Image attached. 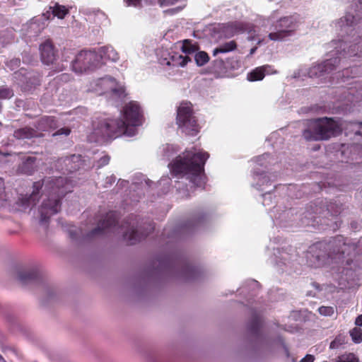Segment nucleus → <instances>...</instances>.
<instances>
[{"mask_svg": "<svg viewBox=\"0 0 362 362\" xmlns=\"http://www.w3.org/2000/svg\"><path fill=\"white\" fill-rule=\"evenodd\" d=\"M69 190L67 180L62 176L49 177L35 182L30 194L19 199V204L25 209L36 205L42 199L37 211L41 224L47 223L51 216L61 211L62 199Z\"/></svg>", "mask_w": 362, "mask_h": 362, "instance_id": "1", "label": "nucleus"}, {"mask_svg": "<svg viewBox=\"0 0 362 362\" xmlns=\"http://www.w3.org/2000/svg\"><path fill=\"white\" fill-rule=\"evenodd\" d=\"M209 156L208 153L185 151L182 155L177 156L173 163H170L168 167L175 176H186L194 187H203L205 184L204 165Z\"/></svg>", "mask_w": 362, "mask_h": 362, "instance_id": "2", "label": "nucleus"}, {"mask_svg": "<svg viewBox=\"0 0 362 362\" xmlns=\"http://www.w3.org/2000/svg\"><path fill=\"white\" fill-rule=\"evenodd\" d=\"M356 250L355 244L341 235L334 237L326 243H320L313 247L306 255L308 264L310 267H320L328 259L341 260L349 256Z\"/></svg>", "mask_w": 362, "mask_h": 362, "instance_id": "3", "label": "nucleus"}, {"mask_svg": "<svg viewBox=\"0 0 362 362\" xmlns=\"http://www.w3.org/2000/svg\"><path fill=\"white\" fill-rule=\"evenodd\" d=\"M332 47H334L335 50L332 54V57L327 59L322 63L312 66L308 71L310 77H322L329 74L337 69L341 62V57H334L336 54H340L344 57H362V37L357 39L356 42L348 45L344 40L339 42L333 40L331 42Z\"/></svg>", "mask_w": 362, "mask_h": 362, "instance_id": "4", "label": "nucleus"}, {"mask_svg": "<svg viewBox=\"0 0 362 362\" xmlns=\"http://www.w3.org/2000/svg\"><path fill=\"white\" fill-rule=\"evenodd\" d=\"M153 267L158 272L174 274L184 281L197 279L199 271L187 262L178 258L175 255L160 256L153 262Z\"/></svg>", "mask_w": 362, "mask_h": 362, "instance_id": "5", "label": "nucleus"}, {"mask_svg": "<svg viewBox=\"0 0 362 362\" xmlns=\"http://www.w3.org/2000/svg\"><path fill=\"white\" fill-rule=\"evenodd\" d=\"M126 131L123 119H103L93 123V129L89 135V140L91 142L103 144L108 140L125 135Z\"/></svg>", "mask_w": 362, "mask_h": 362, "instance_id": "6", "label": "nucleus"}, {"mask_svg": "<svg viewBox=\"0 0 362 362\" xmlns=\"http://www.w3.org/2000/svg\"><path fill=\"white\" fill-rule=\"evenodd\" d=\"M339 129L332 118H318L308 122V128L303 132V136L308 141L327 140L336 136Z\"/></svg>", "mask_w": 362, "mask_h": 362, "instance_id": "7", "label": "nucleus"}, {"mask_svg": "<svg viewBox=\"0 0 362 362\" xmlns=\"http://www.w3.org/2000/svg\"><path fill=\"white\" fill-rule=\"evenodd\" d=\"M298 16L293 15L280 18L273 25L274 30L268 35L272 41H284L293 36L298 27Z\"/></svg>", "mask_w": 362, "mask_h": 362, "instance_id": "8", "label": "nucleus"}, {"mask_svg": "<svg viewBox=\"0 0 362 362\" xmlns=\"http://www.w3.org/2000/svg\"><path fill=\"white\" fill-rule=\"evenodd\" d=\"M133 217V216L129 217L122 226L123 228H126L123 235L124 240L129 245L136 244L154 230V226L151 222H148L147 226L144 227L139 225L137 221L135 222Z\"/></svg>", "mask_w": 362, "mask_h": 362, "instance_id": "9", "label": "nucleus"}, {"mask_svg": "<svg viewBox=\"0 0 362 362\" xmlns=\"http://www.w3.org/2000/svg\"><path fill=\"white\" fill-rule=\"evenodd\" d=\"M177 123L182 132L188 135H196L199 126L192 114L191 104L181 103L177 109Z\"/></svg>", "mask_w": 362, "mask_h": 362, "instance_id": "10", "label": "nucleus"}, {"mask_svg": "<svg viewBox=\"0 0 362 362\" xmlns=\"http://www.w3.org/2000/svg\"><path fill=\"white\" fill-rule=\"evenodd\" d=\"M124 115L126 121H124V128L127 129L125 136H132L136 134V127L141 124L142 111L139 105L132 101L125 105Z\"/></svg>", "mask_w": 362, "mask_h": 362, "instance_id": "11", "label": "nucleus"}, {"mask_svg": "<svg viewBox=\"0 0 362 362\" xmlns=\"http://www.w3.org/2000/svg\"><path fill=\"white\" fill-rule=\"evenodd\" d=\"M100 66L98 54L92 50L80 52L71 62L72 70L77 74H82L93 70Z\"/></svg>", "mask_w": 362, "mask_h": 362, "instance_id": "12", "label": "nucleus"}, {"mask_svg": "<svg viewBox=\"0 0 362 362\" xmlns=\"http://www.w3.org/2000/svg\"><path fill=\"white\" fill-rule=\"evenodd\" d=\"M91 86L98 94L112 92L113 94L121 97L124 89L122 86H119L115 79L110 76L99 78L91 83Z\"/></svg>", "mask_w": 362, "mask_h": 362, "instance_id": "13", "label": "nucleus"}, {"mask_svg": "<svg viewBox=\"0 0 362 362\" xmlns=\"http://www.w3.org/2000/svg\"><path fill=\"white\" fill-rule=\"evenodd\" d=\"M356 8V16L346 13L337 23V25L340 28L342 33L350 34L355 29V27L358 24V21L360 18L362 19V0H358Z\"/></svg>", "mask_w": 362, "mask_h": 362, "instance_id": "14", "label": "nucleus"}, {"mask_svg": "<svg viewBox=\"0 0 362 362\" xmlns=\"http://www.w3.org/2000/svg\"><path fill=\"white\" fill-rule=\"evenodd\" d=\"M274 256L276 265L281 268L283 266H288L296 260L297 252L293 247L287 246L274 249Z\"/></svg>", "mask_w": 362, "mask_h": 362, "instance_id": "15", "label": "nucleus"}, {"mask_svg": "<svg viewBox=\"0 0 362 362\" xmlns=\"http://www.w3.org/2000/svg\"><path fill=\"white\" fill-rule=\"evenodd\" d=\"M224 32L226 37H231L235 34L247 33L250 35L248 40H255L254 25L250 23L233 22L224 28Z\"/></svg>", "mask_w": 362, "mask_h": 362, "instance_id": "16", "label": "nucleus"}, {"mask_svg": "<svg viewBox=\"0 0 362 362\" xmlns=\"http://www.w3.org/2000/svg\"><path fill=\"white\" fill-rule=\"evenodd\" d=\"M81 166V156L73 154L70 156L61 158L55 163V168L58 171L72 173L78 170Z\"/></svg>", "mask_w": 362, "mask_h": 362, "instance_id": "17", "label": "nucleus"}, {"mask_svg": "<svg viewBox=\"0 0 362 362\" xmlns=\"http://www.w3.org/2000/svg\"><path fill=\"white\" fill-rule=\"evenodd\" d=\"M322 201H317L310 203L302 214L301 222L303 225L310 226L316 221L317 215L322 214L324 211V206H320Z\"/></svg>", "mask_w": 362, "mask_h": 362, "instance_id": "18", "label": "nucleus"}, {"mask_svg": "<svg viewBox=\"0 0 362 362\" xmlns=\"http://www.w3.org/2000/svg\"><path fill=\"white\" fill-rule=\"evenodd\" d=\"M40 52L42 62L45 64H53L57 59V52L49 41H46L40 46Z\"/></svg>", "mask_w": 362, "mask_h": 362, "instance_id": "19", "label": "nucleus"}, {"mask_svg": "<svg viewBox=\"0 0 362 362\" xmlns=\"http://www.w3.org/2000/svg\"><path fill=\"white\" fill-rule=\"evenodd\" d=\"M117 224V216L115 212L107 213L105 217L100 221L98 226L93 229L89 236H94L100 233L115 227Z\"/></svg>", "mask_w": 362, "mask_h": 362, "instance_id": "20", "label": "nucleus"}, {"mask_svg": "<svg viewBox=\"0 0 362 362\" xmlns=\"http://www.w3.org/2000/svg\"><path fill=\"white\" fill-rule=\"evenodd\" d=\"M21 81L22 89L30 92L40 85L41 76L37 72L28 71L23 74Z\"/></svg>", "mask_w": 362, "mask_h": 362, "instance_id": "21", "label": "nucleus"}, {"mask_svg": "<svg viewBox=\"0 0 362 362\" xmlns=\"http://www.w3.org/2000/svg\"><path fill=\"white\" fill-rule=\"evenodd\" d=\"M40 274L38 270L33 269L20 271L18 273V279L23 284L37 283L40 280Z\"/></svg>", "mask_w": 362, "mask_h": 362, "instance_id": "22", "label": "nucleus"}, {"mask_svg": "<svg viewBox=\"0 0 362 362\" xmlns=\"http://www.w3.org/2000/svg\"><path fill=\"white\" fill-rule=\"evenodd\" d=\"M346 135L352 139H362V122H350L346 127Z\"/></svg>", "mask_w": 362, "mask_h": 362, "instance_id": "23", "label": "nucleus"}, {"mask_svg": "<svg viewBox=\"0 0 362 362\" xmlns=\"http://www.w3.org/2000/svg\"><path fill=\"white\" fill-rule=\"evenodd\" d=\"M167 60L166 64L173 66H185L189 62L192 61L189 56L182 55L177 52H172L169 54V58Z\"/></svg>", "mask_w": 362, "mask_h": 362, "instance_id": "24", "label": "nucleus"}, {"mask_svg": "<svg viewBox=\"0 0 362 362\" xmlns=\"http://www.w3.org/2000/svg\"><path fill=\"white\" fill-rule=\"evenodd\" d=\"M39 131H48L57 128V120L52 116H44L39 119L35 125Z\"/></svg>", "mask_w": 362, "mask_h": 362, "instance_id": "25", "label": "nucleus"}, {"mask_svg": "<svg viewBox=\"0 0 362 362\" xmlns=\"http://www.w3.org/2000/svg\"><path fill=\"white\" fill-rule=\"evenodd\" d=\"M99 59H106L113 62L119 59L118 53L112 46H104L99 49Z\"/></svg>", "mask_w": 362, "mask_h": 362, "instance_id": "26", "label": "nucleus"}, {"mask_svg": "<svg viewBox=\"0 0 362 362\" xmlns=\"http://www.w3.org/2000/svg\"><path fill=\"white\" fill-rule=\"evenodd\" d=\"M270 68L269 65L257 67L247 74V78L250 81H261L264 78L265 73L269 72Z\"/></svg>", "mask_w": 362, "mask_h": 362, "instance_id": "27", "label": "nucleus"}, {"mask_svg": "<svg viewBox=\"0 0 362 362\" xmlns=\"http://www.w3.org/2000/svg\"><path fill=\"white\" fill-rule=\"evenodd\" d=\"M35 162L36 158L28 157L20 166V170L24 174L32 175L36 170Z\"/></svg>", "mask_w": 362, "mask_h": 362, "instance_id": "28", "label": "nucleus"}, {"mask_svg": "<svg viewBox=\"0 0 362 362\" xmlns=\"http://www.w3.org/2000/svg\"><path fill=\"white\" fill-rule=\"evenodd\" d=\"M13 136L18 139H31L37 136V134L35 130L30 127L21 128L16 130Z\"/></svg>", "mask_w": 362, "mask_h": 362, "instance_id": "29", "label": "nucleus"}, {"mask_svg": "<svg viewBox=\"0 0 362 362\" xmlns=\"http://www.w3.org/2000/svg\"><path fill=\"white\" fill-rule=\"evenodd\" d=\"M177 151V150L176 149V148L174 146L170 145V144H165V145H163L160 148L159 153L163 160H170L171 158H173L176 154Z\"/></svg>", "mask_w": 362, "mask_h": 362, "instance_id": "30", "label": "nucleus"}, {"mask_svg": "<svg viewBox=\"0 0 362 362\" xmlns=\"http://www.w3.org/2000/svg\"><path fill=\"white\" fill-rule=\"evenodd\" d=\"M254 179L257 181V185L259 187V190L264 191V189L260 187L264 185H268L269 184V185H271V178L266 173L255 172Z\"/></svg>", "mask_w": 362, "mask_h": 362, "instance_id": "31", "label": "nucleus"}, {"mask_svg": "<svg viewBox=\"0 0 362 362\" xmlns=\"http://www.w3.org/2000/svg\"><path fill=\"white\" fill-rule=\"evenodd\" d=\"M261 326V319L257 315H254L248 325V329L253 335H258Z\"/></svg>", "mask_w": 362, "mask_h": 362, "instance_id": "32", "label": "nucleus"}, {"mask_svg": "<svg viewBox=\"0 0 362 362\" xmlns=\"http://www.w3.org/2000/svg\"><path fill=\"white\" fill-rule=\"evenodd\" d=\"M181 50L185 55L189 56L191 54L195 53L198 50V46L192 43L190 40H185L182 41Z\"/></svg>", "mask_w": 362, "mask_h": 362, "instance_id": "33", "label": "nucleus"}, {"mask_svg": "<svg viewBox=\"0 0 362 362\" xmlns=\"http://www.w3.org/2000/svg\"><path fill=\"white\" fill-rule=\"evenodd\" d=\"M49 10L52 11L54 16H57L60 19L64 18V16L68 13V9L66 8L65 6H61L57 3H55L54 6H49Z\"/></svg>", "mask_w": 362, "mask_h": 362, "instance_id": "34", "label": "nucleus"}, {"mask_svg": "<svg viewBox=\"0 0 362 362\" xmlns=\"http://www.w3.org/2000/svg\"><path fill=\"white\" fill-rule=\"evenodd\" d=\"M194 58L198 66H202L209 61L208 54L204 51L196 52Z\"/></svg>", "mask_w": 362, "mask_h": 362, "instance_id": "35", "label": "nucleus"}, {"mask_svg": "<svg viewBox=\"0 0 362 362\" xmlns=\"http://www.w3.org/2000/svg\"><path fill=\"white\" fill-rule=\"evenodd\" d=\"M335 362H358V358L354 354L349 353L338 356Z\"/></svg>", "mask_w": 362, "mask_h": 362, "instance_id": "36", "label": "nucleus"}, {"mask_svg": "<svg viewBox=\"0 0 362 362\" xmlns=\"http://www.w3.org/2000/svg\"><path fill=\"white\" fill-rule=\"evenodd\" d=\"M350 335L353 341L356 344L362 341V329L360 328L355 327L350 331Z\"/></svg>", "mask_w": 362, "mask_h": 362, "instance_id": "37", "label": "nucleus"}, {"mask_svg": "<svg viewBox=\"0 0 362 362\" xmlns=\"http://www.w3.org/2000/svg\"><path fill=\"white\" fill-rule=\"evenodd\" d=\"M93 20L95 23L97 24H103L104 23H106L107 21V16L103 12L100 11H97L94 13Z\"/></svg>", "mask_w": 362, "mask_h": 362, "instance_id": "38", "label": "nucleus"}, {"mask_svg": "<svg viewBox=\"0 0 362 362\" xmlns=\"http://www.w3.org/2000/svg\"><path fill=\"white\" fill-rule=\"evenodd\" d=\"M318 312L321 315L332 316L334 314V310L331 306H321L318 308Z\"/></svg>", "mask_w": 362, "mask_h": 362, "instance_id": "39", "label": "nucleus"}, {"mask_svg": "<svg viewBox=\"0 0 362 362\" xmlns=\"http://www.w3.org/2000/svg\"><path fill=\"white\" fill-rule=\"evenodd\" d=\"M13 96V92L11 89L6 87H0V99L10 98Z\"/></svg>", "mask_w": 362, "mask_h": 362, "instance_id": "40", "label": "nucleus"}, {"mask_svg": "<svg viewBox=\"0 0 362 362\" xmlns=\"http://www.w3.org/2000/svg\"><path fill=\"white\" fill-rule=\"evenodd\" d=\"M205 216H206L205 215H201V216H197L194 218V220H193L189 223L188 227L193 228V227L198 226L200 224L203 223L205 219Z\"/></svg>", "mask_w": 362, "mask_h": 362, "instance_id": "41", "label": "nucleus"}, {"mask_svg": "<svg viewBox=\"0 0 362 362\" xmlns=\"http://www.w3.org/2000/svg\"><path fill=\"white\" fill-rule=\"evenodd\" d=\"M272 189L265 191V192L262 194V197H263L262 204L264 206H269L272 203V196L271 194Z\"/></svg>", "mask_w": 362, "mask_h": 362, "instance_id": "42", "label": "nucleus"}, {"mask_svg": "<svg viewBox=\"0 0 362 362\" xmlns=\"http://www.w3.org/2000/svg\"><path fill=\"white\" fill-rule=\"evenodd\" d=\"M223 49H226L229 52L233 51L237 48V44L234 40H231L220 45Z\"/></svg>", "mask_w": 362, "mask_h": 362, "instance_id": "43", "label": "nucleus"}, {"mask_svg": "<svg viewBox=\"0 0 362 362\" xmlns=\"http://www.w3.org/2000/svg\"><path fill=\"white\" fill-rule=\"evenodd\" d=\"M70 133H71V129L69 127H62V128L59 129V130H57V132H55L52 134V136H61V135L67 136L70 134Z\"/></svg>", "mask_w": 362, "mask_h": 362, "instance_id": "44", "label": "nucleus"}, {"mask_svg": "<svg viewBox=\"0 0 362 362\" xmlns=\"http://www.w3.org/2000/svg\"><path fill=\"white\" fill-rule=\"evenodd\" d=\"M141 0H124L125 4L127 6H137L140 4ZM149 4H154L156 0H146Z\"/></svg>", "mask_w": 362, "mask_h": 362, "instance_id": "45", "label": "nucleus"}, {"mask_svg": "<svg viewBox=\"0 0 362 362\" xmlns=\"http://www.w3.org/2000/svg\"><path fill=\"white\" fill-rule=\"evenodd\" d=\"M54 296H55V292L53 288H46L45 291V298L46 299L45 300L44 303H46L47 300L52 298Z\"/></svg>", "mask_w": 362, "mask_h": 362, "instance_id": "46", "label": "nucleus"}, {"mask_svg": "<svg viewBox=\"0 0 362 362\" xmlns=\"http://www.w3.org/2000/svg\"><path fill=\"white\" fill-rule=\"evenodd\" d=\"M110 159V158L109 156H104L101 157L98 161V166L99 168H101L104 165H107L109 163Z\"/></svg>", "mask_w": 362, "mask_h": 362, "instance_id": "47", "label": "nucleus"}, {"mask_svg": "<svg viewBox=\"0 0 362 362\" xmlns=\"http://www.w3.org/2000/svg\"><path fill=\"white\" fill-rule=\"evenodd\" d=\"M116 177L115 175H110L109 177H107L105 180L104 187H109L112 186V185L115 182Z\"/></svg>", "mask_w": 362, "mask_h": 362, "instance_id": "48", "label": "nucleus"}, {"mask_svg": "<svg viewBox=\"0 0 362 362\" xmlns=\"http://www.w3.org/2000/svg\"><path fill=\"white\" fill-rule=\"evenodd\" d=\"M227 52H229V51L227 50L226 49H223V47H221L219 45L217 47H216L215 49H214V50L212 52V54L214 57H216L218 54H225Z\"/></svg>", "mask_w": 362, "mask_h": 362, "instance_id": "49", "label": "nucleus"}, {"mask_svg": "<svg viewBox=\"0 0 362 362\" xmlns=\"http://www.w3.org/2000/svg\"><path fill=\"white\" fill-rule=\"evenodd\" d=\"M213 64L215 66H217L219 69H222L225 66V61L222 57H217L214 62Z\"/></svg>", "mask_w": 362, "mask_h": 362, "instance_id": "50", "label": "nucleus"}, {"mask_svg": "<svg viewBox=\"0 0 362 362\" xmlns=\"http://www.w3.org/2000/svg\"><path fill=\"white\" fill-rule=\"evenodd\" d=\"M179 0H158V4L160 6H168L170 5H173Z\"/></svg>", "mask_w": 362, "mask_h": 362, "instance_id": "51", "label": "nucleus"}, {"mask_svg": "<svg viewBox=\"0 0 362 362\" xmlns=\"http://www.w3.org/2000/svg\"><path fill=\"white\" fill-rule=\"evenodd\" d=\"M269 157V154L265 153L263 154L256 158V161L258 163L259 165H263L264 163L262 162L263 160H266Z\"/></svg>", "mask_w": 362, "mask_h": 362, "instance_id": "52", "label": "nucleus"}, {"mask_svg": "<svg viewBox=\"0 0 362 362\" xmlns=\"http://www.w3.org/2000/svg\"><path fill=\"white\" fill-rule=\"evenodd\" d=\"M315 360V357L313 355L307 354L304 358H303L300 362H313Z\"/></svg>", "mask_w": 362, "mask_h": 362, "instance_id": "53", "label": "nucleus"}, {"mask_svg": "<svg viewBox=\"0 0 362 362\" xmlns=\"http://www.w3.org/2000/svg\"><path fill=\"white\" fill-rule=\"evenodd\" d=\"M355 323L356 325L362 327V314L356 317Z\"/></svg>", "mask_w": 362, "mask_h": 362, "instance_id": "54", "label": "nucleus"}, {"mask_svg": "<svg viewBox=\"0 0 362 362\" xmlns=\"http://www.w3.org/2000/svg\"><path fill=\"white\" fill-rule=\"evenodd\" d=\"M339 344V342L335 339L331 342L329 347L330 349H336L338 347Z\"/></svg>", "mask_w": 362, "mask_h": 362, "instance_id": "55", "label": "nucleus"}, {"mask_svg": "<svg viewBox=\"0 0 362 362\" xmlns=\"http://www.w3.org/2000/svg\"><path fill=\"white\" fill-rule=\"evenodd\" d=\"M70 236L72 239L76 238V232L74 230L69 231Z\"/></svg>", "mask_w": 362, "mask_h": 362, "instance_id": "56", "label": "nucleus"}, {"mask_svg": "<svg viewBox=\"0 0 362 362\" xmlns=\"http://www.w3.org/2000/svg\"><path fill=\"white\" fill-rule=\"evenodd\" d=\"M257 47H252V48L250 49V54H249L248 57L252 56V54H254L255 53V52L257 51Z\"/></svg>", "mask_w": 362, "mask_h": 362, "instance_id": "57", "label": "nucleus"}, {"mask_svg": "<svg viewBox=\"0 0 362 362\" xmlns=\"http://www.w3.org/2000/svg\"><path fill=\"white\" fill-rule=\"evenodd\" d=\"M60 77L62 78V79H63V80H64V81H68V80H69V75H68V74H62V75L60 76Z\"/></svg>", "mask_w": 362, "mask_h": 362, "instance_id": "58", "label": "nucleus"}, {"mask_svg": "<svg viewBox=\"0 0 362 362\" xmlns=\"http://www.w3.org/2000/svg\"><path fill=\"white\" fill-rule=\"evenodd\" d=\"M283 346H284L285 354H286L287 357H288L289 356V351H288V347L285 344H284Z\"/></svg>", "mask_w": 362, "mask_h": 362, "instance_id": "59", "label": "nucleus"}, {"mask_svg": "<svg viewBox=\"0 0 362 362\" xmlns=\"http://www.w3.org/2000/svg\"><path fill=\"white\" fill-rule=\"evenodd\" d=\"M145 183L148 187H151V184H153V182L152 181H151L150 180L147 179V180H145Z\"/></svg>", "mask_w": 362, "mask_h": 362, "instance_id": "60", "label": "nucleus"}, {"mask_svg": "<svg viewBox=\"0 0 362 362\" xmlns=\"http://www.w3.org/2000/svg\"><path fill=\"white\" fill-rule=\"evenodd\" d=\"M16 65L18 66L19 64H20V60L19 59H15L13 62Z\"/></svg>", "mask_w": 362, "mask_h": 362, "instance_id": "61", "label": "nucleus"}, {"mask_svg": "<svg viewBox=\"0 0 362 362\" xmlns=\"http://www.w3.org/2000/svg\"><path fill=\"white\" fill-rule=\"evenodd\" d=\"M63 69H64V66L62 65L61 66H59L56 71H61Z\"/></svg>", "mask_w": 362, "mask_h": 362, "instance_id": "62", "label": "nucleus"}, {"mask_svg": "<svg viewBox=\"0 0 362 362\" xmlns=\"http://www.w3.org/2000/svg\"><path fill=\"white\" fill-rule=\"evenodd\" d=\"M127 181H126V180H122V181L121 182V184H120V185H127Z\"/></svg>", "mask_w": 362, "mask_h": 362, "instance_id": "63", "label": "nucleus"}, {"mask_svg": "<svg viewBox=\"0 0 362 362\" xmlns=\"http://www.w3.org/2000/svg\"><path fill=\"white\" fill-rule=\"evenodd\" d=\"M0 361L6 362V361L4 359V358L2 357V356L1 354H0Z\"/></svg>", "mask_w": 362, "mask_h": 362, "instance_id": "64", "label": "nucleus"}]
</instances>
